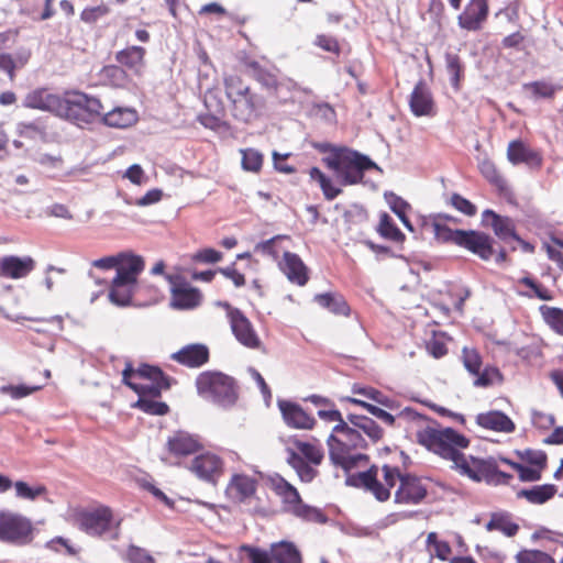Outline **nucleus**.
<instances>
[{
    "mask_svg": "<svg viewBox=\"0 0 563 563\" xmlns=\"http://www.w3.org/2000/svg\"><path fill=\"white\" fill-rule=\"evenodd\" d=\"M417 422L416 442L440 457L451 461L454 468L474 482H486L489 485H509L514 476L503 472L495 457L479 459L466 456L462 450L470 446V439L453 428H435L431 420L418 412H409Z\"/></svg>",
    "mask_w": 563,
    "mask_h": 563,
    "instance_id": "obj_1",
    "label": "nucleus"
},
{
    "mask_svg": "<svg viewBox=\"0 0 563 563\" xmlns=\"http://www.w3.org/2000/svg\"><path fill=\"white\" fill-rule=\"evenodd\" d=\"M346 483L369 492L379 501L388 500L391 488L399 483L395 492V503L402 505H418L428 494V487L422 478L415 474L402 473L391 463L372 465L365 472L349 476Z\"/></svg>",
    "mask_w": 563,
    "mask_h": 563,
    "instance_id": "obj_2",
    "label": "nucleus"
},
{
    "mask_svg": "<svg viewBox=\"0 0 563 563\" xmlns=\"http://www.w3.org/2000/svg\"><path fill=\"white\" fill-rule=\"evenodd\" d=\"M327 442L331 462L343 471L351 472L367 464L368 455L357 452L366 449L367 442L358 430L346 422L335 424Z\"/></svg>",
    "mask_w": 563,
    "mask_h": 563,
    "instance_id": "obj_3",
    "label": "nucleus"
},
{
    "mask_svg": "<svg viewBox=\"0 0 563 563\" xmlns=\"http://www.w3.org/2000/svg\"><path fill=\"white\" fill-rule=\"evenodd\" d=\"M223 85L232 115L236 120L250 123L261 115L266 106L265 98L253 91L240 75H225Z\"/></svg>",
    "mask_w": 563,
    "mask_h": 563,
    "instance_id": "obj_4",
    "label": "nucleus"
},
{
    "mask_svg": "<svg viewBox=\"0 0 563 563\" xmlns=\"http://www.w3.org/2000/svg\"><path fill=\"white\" fill-rule=\"evenodd\" d=\"M331 155L322 159L333 170L341 185L351 186L363 181L366 170L376 168V164L366 155L346 146H329Z\"/></svg>",
    "mask_w": 563,
    "mask_h": 563,
    "instance_id": "obj_5",
    "label": "nucleus"
},
{
    "mask_svg": "<svg viewBox=\"0 0 563 563\" xmlns=\"http://www.w3.org/2000/svg\"><path fill=\"white\" fill-rule=\"evenodd\" d=\"M198 394L220 406H231L236 401L238 393L234 379L221 372L206 371L196 378Z\"/></svg>",
    "mask_w": 563,
    "mask_h": 563,
    "instance_id": "obj_6",
    "label": "nucleus"
},
{
    "mask_svg": "<svg viewBox=\"0 0 563 563\" xmlns=\"http://www.w3.org/2000/svg\"><path fill=\"white\" fill-rule=\"evenodd\" d=\"M143 269L144 261L141 256L131 255L124 257L111 284L109 291L111 301L120 306L130 303L136 286L137 276Z\"/></svg>",
    "mask_w": 563,
    "mask_h": 563,
    "instance_id": "obj_7",
    "label": "nucleus"
},
{
    "mask_svg": "<svg viewBox=\"0 0 563 563\" xmlns=\"http://www.w3.org/2000/svg\"><path fill=\"white\" fill-rule=\"evenodd\" d=\"M76 522L79 529L89 536L101 537L111 532L113 540L119 539L121 520H115L112 509L108 506L77 512Z\"/></svg>",
    "mask_w": 563,
    "mask_h": 563,
    "instance_id": "obj_8",
    "label": "nucleus"
},
{
    "mask_svg": "<svg viewBox=\"0 0 563 563\" xmlns=\"http://www.w3.org/2000/svg\"><path fill=\"white\" fill-rule=\"evenodd\" d=\"M103 110L100 99L78 90L66 91L62 118L77 124L90 123L100 117Z\"/></svg>",
    "mask_w": 563,
    "mask_h": 563,
    "instance_id": "obj_9",
    "label": "nucleus"
},
{
    "mask_svg": "<svg viewBox=\"0 0 563 563\" xmlns=\"http://www.w3.org/2000/svg\"><path fill=\"white\" fill-rule=\"evenodd\" d=\"M33 527L30 520L12 514H0V541L24 545L32 541Z\"/></svg>",
    "mask_w": 563,
    "mask_h": 563,
    "instance_id": "obj_10",
    "label": "nucleus"
},
{
    "mask_svg": "<svg viewBox=\"0 0 563 563\" xmlns=\"http://www.w3.org/2000/svg\"><path fill=\"white\" fill-rule=\"evenodd\" d=\"M188 468L200 481L216 486L224 474V461L216 453L205 452L196 455Z\"/></svg>",
    "mask_w": 563,
    "mask_h": 563,
    "instance_id": "obj_11",
    "label": "nucleus"
},
{
    "mask_svg": "<svg viewBox=\"0 0 563 563\" xmlns=\"http://www.w3.org/2000/svg\"><path fill=\"white\" fill-rule=\"evenodd\" d=\"M258 481L244 473H234L231 475L224 495L233 505H241L250 501L257 492Z\"/></svg>",
    "mask_w": 563,
    "mask_h": 563,
    "instance_id": "obj_12",
    "label": "nucleus"
},
{
    "mask_svg": "<svg viewBox=\"0 0 563 563\" xmlns=\"http://www.w3.org/2000/svg\"><path fill=\"white\" fill-rule=\"evenodd\" d=\"M488 15V0H468L457 16V24L467 32H478L484 27Z\"/></svg>",
    "mask_w": 563,
    "mask_h": 563,
    "instance_id": "obj_13",
    "label": "nucleus"
},
{
    "mask_svg": "<svg viewBox=\"0 0 563 563\" xmlns=\"http://www.w3.org/2000/svg\"><path fill=\"white\" fill-rule=\"evenodd\" d=\"M459 236L457 246L470 251L483 261H489L493 257L495 253L494 240L487 233L476 230H463Z\"/></svg>",
    "mask_w": 563,
    "mask_h": 563,
    "instance_id": "obj_14",
    "label": "nucleus"
},
{
    "mask_svg": "<svg viewBox=\"0 0 563 563\" xmlns=\"http://www.w3.org/2000/svg\"><path fill=\"white\" fill-rule=\"evenodd\" d=\"M482 222L485 227L492 228L494 234L501 241L515 240L532 250L528 243H525L516 232L515 221L505 216L496 213L494 210L486 209L482 213Z\"/></svg>",
    "mask_w": 563,
    "mask_h": 563,
    "instance_id": "obj_15",
    "label": "nucleus"
},
{
    "mask_svg": "<svg viewBox=\"0 0 563 563\" xmlns=\"http://www.w3.org/2000/svg\"><path fill=\"white\" fill-rule=\"evenodd\" d=\"M23 106L29 109L48 111L62 118L64 111V97L52 93L45 88H38L25 96Z\"/></svg>",
    "mask_w": 563,
    "mask_h": 563,
    "instance_id": "obj_16",
    "label": "nucleus"
},
{
    "mask_svg": "<svg viewBox=\"0 0 563 563\" xmlns=\"http://www.w3.org/2000/svg\"><path fill=\"white\" fill-rule=\"evenodd\" d=\"M410 111L416 117H433L437 113V106L428 84L419 80L409 97Z\"/></svg>",
    "mask_w": 563,
    "mask_h": 563,
    "instance_id": "obj_17",
    "label": "nucleus"
},
{
    "mask_svg": "<svg viewBox=\"0 0 563 563\" xmlns=\"http://www.w3.org/2000/svg\"><path fill=\"white\" fill-rule=\"evenodd\" d=\"M278 408L282 412L284 422L292 429L311 430L317 421L313 416L306 412L303 408L294 401L279 400Z\"/></svg>",
    "mask_w": 563,
    "mask_h": 563,
    "instance_id": "obj_18",
    "label": "nucleus"
},
{
    "mask_svg": "<svg viewBox=\"0 0 563 563\" xmlns=\"http://www.w3.org/2000/svg\"><path fill=\"white\" fill-rule=\"evenodd\" d=\"M278 266L291 284L303 287L309 282L310 271L298 254L284 252Z\"/></svg>",
    "mask_w": 563,
    "mask_h": 563,
    "instance_id": "obj_19",
    "label": "nucleus"
},
{
    "mask_svg": "<svg viewBox=\"0 0 563 563\" xmlns=\"http://www.w3.org/2000/svg\"><path fill=\"white\" fill-rule=\"evenodd\" d=\"M229 323L234 338L240 344L252 350L262 347V341L254 325L243 311Z\"/></svg>",
    "mask_w": 563,
    "mask_h": 563,
    "instance_id": "obj_20",
    "label": "nucleus"
},
{
    "mask_svg": "<svg viewBox=\"0 0 563 563\" xmlns=\"http://www.w3.org/2000/svg\"><path fill=\"white\" fill-rule=\"evenodd\" d=\"M36 266L31 256L5 255L0 258V275L5 278L21 279L29 276Z\"/></svg>",
    "mask_w": 563,
    "mask_h": 563,
    "instance_id": "obj_21",
    "label": "nucleus"
},
{
    "mask_svg": "<svg viewBox=\"0 0 563 563\" xmlns=\"http://www.w3.org/2000/svg\"><path fill=\"white\" fill-rule=\"evenodd\" d=\"M170 358L183 366L198 368L208 363L210 352L207 345L202 343H192L187 344L173 353Z\"/></svg>",
    "mask_w": 563,
    "mask_h": 563,
    "instance_id": "obj_22",
    "label": "nucleus"
},
{
    "mask_svg": "<svg viewBox=\"0 0 563 563\" xmlns=\"http://www.w3.org/2000/svg\"><path fill=\"white\" fill-rule=\"evenodd\" d=\"M172 307L180 310L195 309L201 303L202 295L199 289L186 282L175 283L172 287Z\"/></svg>",
    "mask_w": 563,
    "mask_h": 563,
    "instance_id": "obj_23",
    "label": "nucleus"
},
{
    "mask_svg": "<svg viewBox=\"0 0 563 563\" xmlns=\"http://www.w3.org/2000/svg\"><path fill=\"white\" fill-rule=\"evenodd\" d=\"M166 446L168 452L174 456H187L198 452L201 444L195 435L184 431H177L168 438Z\"/></svg>",
    "mask_w": 563,
    "mask_h": 563,
    "instance_id": "obj_24",
    "label": "nucleus"
},
{
    "mask_svg": "<svg viewBox=\"0 0 563 563\" xmlns=\"http://www.w3.org/2000/svg\"><path fill=\"white\" fill-rule=\"evenodd\" d=\"M475 420L479 427L495 432L510 433L516 429L514 421L498 410L478 413Z\"/></svg>",
    "mask_w": 563,
    "mask_h": 563,
    "instance_id": "obj_25",
    "label": "nucleus"
},
{
    "mask_svg": "<svg viewBox=\"0 0 563 563\" xmlns=\"http://www.w3.org/2000/svg\"><path fill=\"white\" fill-rule=\"evenodd\" d=\"M269 487L282 499L284 509L289 512L301 499L297 488L282 476L272 477L269 479Z\"/></svg>",
    "mask_w": 563,
    "mask_h": 563,
    "instance_id": "obj_26",
    "label": "nucleus"
},
{
    "mask_svg": "<svg viewBox=\"0 0 563 563\" xmlns=\"http://www.w3.org/2000/svg\"><path fill=\"white\" fill-rule=\"evenodd\" d=\"M457 219L446 214H438L433 218L431 222L432 232L437 241L442 243H452L457 245V241L460 239V233L463 230L452 229L449 227V222L457 223Z\"/></svg>",
    "mask_w": 563,
    "mask_h": 563,
    "instance_id": "obj_27",
    "label": "nucleus"
},
{
    "mask_svg": "<svg viewBox=\"0 0 563 563\" xmlns=\"http://www.w3.org/2000/svg\"><path fill=\"white\" fill-rule=\"evenodd\" d=\"M507 158L514 165L521 163L541 165L542 163L540 153L530 148L521 140H514L508 144Z\"/></svg>",
    "mask_w": 563,
    "mask_h": 563,
    "instance_id": "obj_28",
    "label": "nucleus"
},
{
    "mask_svg": "<svg viewBox=\"0 0 563 563\" xmlns=\"http://www.w3.org/2000/svg\"><path fill=\"white\" fill-rule=\"evenodd\" d=\"M146 49L142 46H128L115 53V60L124 68L140 74L145 66Z\"/></svg>",
    "mask_w": 563,
    "mask_h": 563,
    "instance_id": "obj_29",
    "label": "nucleus"
},
{
    "mask_svg": "<svg viewBox=\"0 0 563 563\" xmlns=\"http://www.w3.org/2000/svg\"><path fill=\"white\" fill-rule=\"evenodd\" d=\"M273 563H302L299 549L289 541L271 544Z\"/></svg>",
    "mask_w": 563,
    "mask_h": 563,
    "instance_id": "obj_30",
    "label": "nucleus"
},
{
    "mask_svg": "<svg viewBox=\"0 0 563 563\" xmlns=\"http://www.w3.org/2000/svg\"><path fill=\"white\" fill-rule=\"evenodd\" d=\"M558 493L554 484L536 485L531 488L521 489L518 497L525 498L532 505H543L551 500Z\"/></svg>",
    "mask_w": 563,
    "mask_h": 563,
    "instance_id": "obj_31",
    "label": "nucleus"
},
{
    "mask_svg": "<svg viewBox=\"0 0 563 563\" xmlns=\"http://www.w3.org/2000/svg\"><path fill=\"white\" fill-rule=\"evenodd\" d=\"M376 232L384 240L390 241L395 244H402L406 241V235L397 227L394 219L387 213H379V221L376 227Z\"/></svg>",
    "mask_w": 563,
    "mask_h": 563,
    "instance_id": "obj_32",
    "label": "nucleus"
},
{
    "mask_svg": "<svg viewBox=\"0 0 563 563\" xmlns=\"http://www.w3.org/2000/svg\"><path fill=\"white\" fill-rule=\"evenodd\" d=\"M137 120L136 112L129 108H115L102 115V122L111 128L124 129Z\"/></svg>",
    "mask_w": 563,
    "mask_h": 563,
    "instance_id": "obj_33",
    "label": "nucleus"
},
{
    "mask_svg": "<svg viewBox=\"0 0 563 563\" xmlns=\"http://www.w3.org/2000/svg\"><path fill=\"white\" fill-rule=\"evenodd\" d=\"M314 301L334 314L349 316L350 307L344 297L336 292H324L314 296Z\"/></svg>",
    "mask_w": 563,
    "mask_h": 563,
    "instance_id": "obj_34",
    "label": "nucleus"
},
{
    "mask_svg": "<svg viewBox=\"0 0 563 563\" xmlns=\"http://www.w3.org/2000/svg\"><path fill=\"white\" fill-rule=\"evenodd\" d=\"M349 421L356 430L366 434L373 443L378 442L384 435V430L378 423L366 416L350 415Z\"/></svg>",
    "mask_w": 563,
    "mask_h": 563,
    "instance_id": "obj_35",
    "label": "nucleus"
},
{
    "mask_svg": "<svg viewBox=\"0 0 563 563\" xmlns=\"http://www.w3.org/2000/svg\"><path fill=\"white\" fill-rule=\"evenodd\" d=\"M287 463L296 471L301 482L310 483L318 475V471L294 450L288 451Z\"/></svg>",
    "mask_w": 563,
    "mask_h": 563,
    "instance_id": "obj_36",
    "label": "nucleus"
},
{
    "mask_svg": "<svg viewBox=\"0 0 563 563\" xmlns=\"http://www.w3.org/2000/svg\"><path fill=\"white\" fill-rule=\"evenodd\" d=\"M487 531H500L507 537H514L519 531V526L510 519L507 514H493L485 525Z\"/></svg>",
    "mask_w": 563,
    "mask_h": 563,
    "instance_id": "obj_37",
    "label": "nucleus"
},
{
    "mask_svg": "<svg viewBox=\"0 0 563 563\" xmlns=\"http://www.w3.org/2000/svg\"><path fill=\"white\" fill-rule=\"evenodd\" d=\"M495 460L498 462H501L504 464L509 465L512 470H515L518 473V477L521 482H538L542 477V472L544 470H541L540 467L534 466H527L521 463L514 462L507 457L499 456L498 459L495 457Z\"/></svg>",
    "mask_w": 563,
    "mask_h": 563,
    "instance_id": "obj_38",
    "label": "nucleus"
},
{
    "mask_svg": "<svg viewBox=\"0 0 563 563\" xmlns=\"http://www.w3.org/2000/svg\"><path fill=\"white\" fill-rule=\"evenodd\" d=\"M295 446L297 449V453L300 454L306 462H309L311 465L318 466L322 463L324 457V452L319 443L296 441Z\"/></svg>",
    "mask_w": 563,
    "mask_h": 563,
    "instance_id": "obj_39",
    "label": "nucleus"
},
{
    "mask_svg": "<svg viewBox=\"0 0 563 563\" xmlns=\"http://www.w3.org/2000/svg\"><path fill=\"white\" fill-rule=\"evenodd\" d=\"M309 176L311 180L319 184L327 200H333L341 195L342 190L335 187L332 180L319 167H311L309 169Z\"/></svg>",
    "mask_w": 563,
    "mask_h": 563,
    "instance_id": "obj_40",
    "label": "nucleus"
},
{
    "mask_svg": "<svg viewBox=\"0 0 563 563\" xmlns=\"http://www.w3.org/2000/svg\"><path fill=\"white\" fill-rule=\"evenodd\" d=\"M479 172L483 177L493 186H495L499 191H505L507 188V183L503 175L499 173L495 163L488 158L483 159L479 163Z\"/></svg>",
    "mask_w": 563,
    "mask_h": 563,
    "instance_id": "obj_41",
    "label": "nucleus"
},
{
    "mask_svg": "<svg viewBox=\"0 0 563 563\" xmlns=\"http://www.w3.org/2000/svg\"><path fill=\"white\" fill-rule=\"evenodd\" d=\"M241 166L243 170L258 174L264 164V155L255 148H241Z\"/></svg>",
    "mask_w": 563,
    "mask_h": 563,
    "instance_id": "obj_42",
    "label": "nucleus"
},
{
    "mask_svg": "<svg viewBox=\"0 0 563 563\" xmlns=\"http://www.w3.org/2000/svg\"><path fill=\"white\" fill-rule=\"evenodd\" d=\"M387 202L393 210L394 213L397 214V217L400 219V221L404 223V225L409 230L413 231V227L407 217V211L410 209V205L405 201L401 197L397 196L394 192L386 194L385 195Z\"/></svg>",
    "mask_w": 563,
    "mask_h": 563,
    "instance_id": "obj_43",
    "label": "nucleus"
},
{
    "mask_svg": "<svg viewBox=\"0 0 563 563\" xmlns=\"http://www.w3.org/2000/svg\"><path fill=\"white\" fill-rule=\"evenodd\" d=\"M514 559L516 563H556L551 554L537 549H521Z\"/></svg>",
    "mask_w": 563,
    "mask_h": 563,
    "instance_id": "obj_44",
    "label": "nucleus"
},
{
    "mask_svg": "<svg viewBox=\"0 0 563 563\" xmlns=\"http://www.w3.org/2000/svg\"><path fill=\"white\" fill-rule=\"evenodd\" d=\"M290 512L306 521L325 523L328 520L327 516L320 509L303 504L302 499H300Z\"/></svg>",
    "mask_w": 563,
    "mask_h": 563,
    "instance_id": "obj_45",
    "label": "nucleus"
},
{
    "mask_svg": "<svg viewBox=\"0 0 563 563\" xmlns=\"http://www.w3.org/2000/svg\"><path fill=\"white\" fill-rule=\"evenodd\" d=\"M139 396L137 401L134 404L135 408L154 416H165L168 413L169 407L166 402L145 397V394Z\"/></svg>",
    "mask_w": 563,
    "mask_h": 563,
    "instance_id": "obj_46",
    "label": "nucleus"
},
{
    "mask_svg": "<svg viewBox=\"0 0 563 563\" xmlns=\"http://www.w3.org/2000/svg\"><path fill=\"white\" fill-rule=\"evenodd\" d=\"M427 352L434 358H441L448 354L446 334L442 331H432L430 339L426 341Z\"/></svg>",
    "mask_w": 563,
    "mask_h": 563,
    "instance_id": "obj_47",
    "label": "nucleus"
},
{
    "mask_svg": "<svg viewBox=\"0 0 563 563\" xmlns=\"http://www.w3.org/2000/svg\"><path fill=\"white\" fill-rule=\"evenodd\" d=\"M136 375L141 378L148 379V380L153 382V384H161V386H163L165 388L170 387L169 378L157 366L142 364L136 369Z\"/></svg>",
    "mask_w": 563,
    "mask_h": 563,
    "instance_id": "obj_48",
    "label": "nucleus"
},
{
    "mask_svg": "<svg viewBox=\"0 0 563 563\" xmlns=\"http://www.w3.org/2000/svg\"><path fill=\"white\" fill-rule=\"evenodd\" d=\"M540 311L547 324L553 331L563 335V310L555 307L541 306Z\"/></svg>",
    "mask_w": 563,
    "mask_h": 563,
    "instance_id": "obj_49",
    "label": "nucleus"
},
{
    "mask_svg": "<svg viewBox=\"0 0 563 563\" xmlns=\"http://www.w3.org/2000/svg\"><path fill=\"white\" fill-rule=\"evenodd\" d=\"M427 548L428 551L435 555L441 561L448 560L450 556L452 549L449 542L439 540L438 534L435 532H430L427 537Z\"/></svg>",
    "mask_w": 563,
    "mask_h": 563,
    "instance_id": "obj_50",
    "label": "nucleus"
},
{
    "mask_svg": "<svg viewBox=\"0 0 563 563\" xmlns=\"http://www.w3.org/2000/svg\"><path fill=\"white\" fill-rule=\"evenodd\" d=\"M345 400L350 404H353V405L364 408L371 415L378 418L379 420H382L383 422H385L388 426H394V423H395V417L393 415H390L386 410H384L375 405H372L367 401H364L358 398H353V397H346Z\"/></svg>",
    "mask_w": 563,
    "mask_h": 563,
    "instance_id": "obj_51",
    "label": "nucleus"
},
{
    "mask_svg": "<svg viewBox=\"0 0 563 563\" xmlns=\"http://www.w3.org/2000/svg\"><path fill=\"white\" fill-rule=\"evenodd\" d=\"M446 70L450 75L451 84L459 89L460 81L463 78L464 67L457 54L448 53L445 55Z\"/></svg>",
    "mask_w": 563,
    "mask_h": 563,
    "instance_id": "obj_52",
    "label": "nucleus"
},
{
    "mask_svg": "<svg viewBox=\"0 0 563 563\" xmlns=\"http://www.w3.org/2000/svg\"><path fill=\"white\" fill-rule=\"evenodd\" d=\"M461 360L471 375L478 374V371H481L483 366L482 356L474 347L464 346L462 349Z\"/></svg>",
    "mask_w": 563,
    "mask_h": 563,
    "instance_id": "obj_53",
    "label": "nucleus"
},
{
    "mask_svg": "<svg viewBox=\"0 0 563 563\" xmlns=\"http://www.w3.org/2000/svg\"><path fill=\"white\" fill-rule=\"evenodd\" d=\"M519 284L528 287L531 292H526L525 296L531 298L537 297L541 300H552L553 294L550 289L544 287L542 284L536 282L533 278L526 276L519 279Z\"/></svg>",
    "mask_w": 563,
    "mask_h": 563,
    "instance_id": "obj_54",
    "label": "nucleus"
},
{
    "mask_svg": "<svg viewBox=\"0 0 563 563\" xmlns=\"http://www.w3.org/2000/svg\"><path fill=\"white\" fill-rule=\"evenodd\" d=\"M523 88L531 92L534 98H544V99H553L558 87L553 84L537 80L532 82L525 84Z\"/></svg>",
    "mask_w": 563,
    "mask_h": 563,
    "instance_id": "obj_55",
    "label": "nucleus"
},
{
    "mask_svg": "<svg viewBox=\"0 0 563 563\" xmlns=\"http://www.w3.org/2000/svg\"><path fill=\"white\" fill-rule=\"evenodd\" d=\"M352 391L353 394L362 395L384 407L393 408L394 400L374 387H360L354 385Z\"/></svg>",
    "mask_w": 563,
    "mask_h": 563,
    "instance_id": "obj_56",
    "label": "nucleus"
},
{
    "mask_svg": "<svg viewBox=\"0 0 563 563\" xmlns=\"http://www.w3.org/2000/svg\"><path fill=\"white\" fill-rule=\"evenodd\" d=\"M475 380L474 386L476 387H489L496 382H501L503 376L497 367L494 366H486L484 369L481 368L478 371V374H474Z\"/></svg>",
    "mask_w": 563,
    "mask_h": 563,
    "instance_id": "obj_57",
    "label": "nucleus"
},
{
    "mask_svg": "<svg viewBox=\"0 0 563 563\" xmlns=\"http://www.w3.org/2000/svg\"><path fill=\"white\" fill-rule=\"evenodd\" d=\"M16 496L22 499L35 500L36 498L47 494V488L44 485L31 487L23 481L14 483Z\"/></svg>",
    "mask_w": 563,
    "mask_h": 563,
    "instance_id": "obj_58",
    "label": "nucleus"
},
{
    "mask_svg": "<svg viewBox=\"0 0 563 563\" xmlns=\"http://www.w3.org/2000/svg\"><path fill=\"white\" fill-rule=\"evenodd\" d=\"M240 551L246 554L250 563H273L272 547L267 551L258 547L242 544Z\"/></svg>",
    "mask_w": 563,
    "mask_h": 563,
    "instance_id": "obj_59",
    "label": "nucleus"
},
{
    "mask_svg": "<svg viewBox=\"0 0 563 563\" xmlns=\"http://www.w3.org/2000/svg\"><path fill=\"white\" fill-rule=\"evenodd\" d=\"M40 389L41 386H30L25 384L0 386V393L11 397L12 399H21L27 397Z\"/></svg>",
    "mask_w": 563,
    "mask_h": 563,
    "instance_id": "obj_60",
    "label": "nucleus"
},
{
    "mask_svg": "<svg viewBox=\"0 0 563 563\" xmlns=\"http://www.w3.org/2000/svg\"><path fill=\"white\" fill-rule=\"evenodd\" d=\"M313 44L322 49L323 52L335 55L336 57L341 54V45L336 37L329 34L316 35Z\"/></svg>",
    "mask_w": 563,
    "mask_h": 563,
    "instance_id": "obj_61",
    "label": "nucleus"
},
{
    "mask_svg": "<svg viewBox=\"0 0 563 563\" xmlns=\"http://www.w3.org/2000/svg\"><path fill=\"white\" fill-rule=\"evenodd\" d=\"M288 239L287 235H275L269 240L262 241L257 243L254 247L256 253H261L263 255L272 256L274 260L278 258V250L277 245L283 241Z\"/></svg>",
    "mask_w": 563,
    "mask_h": 563,
    "instance_id": "obj_62",
    "label": "nucleus"
},
{
    "mask_svg": "<svg viewBox=\"0 0 563 563\" xmlns=\"http://www.w3.org/2000/svg\"><path fill=\"white\" fill-rule=\"evenodd\" d=\"M101 76L113 86H122L126 80V73L120 64L104 66Z\"/></svg>",
    "mask_w": 563,
    "mask_h": 563,
    "instance_id": "obj_63",
    "label": "nucleus"
},
{
    "mask_svg": "<svg viewBox=\"0 0 563 563\" xmlns=\"http://www.w3.org/2000/svg\"><path fill=\"white\" fill-rule=\"evenodd\" d=\"M125 561L128 563H156L154 556L148 551L134 544L128 547Z\"/></svg>",
    "mask_w": 563,
    "mask_h": 563,
    "instance_id": "obj_64",
    "label": "nucleus"
}]
</instances>
